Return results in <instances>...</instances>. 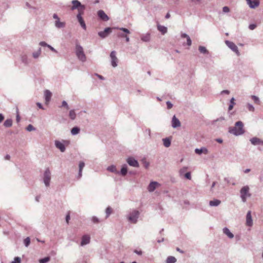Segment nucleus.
<instances>
[{"label":"nucleus","mask_w":263,"mask_h":263,"mask_svg":"<svg viewBox=\"0 0 263 263\" xmlns=\"http://www.w3.org/2000/svg\"><path fill=\"white\" fill-rule=\"evenodd\" d=\"M235 126L230 127L229 132L230 133L234 135L235 136H239L245 133V129H243V124L240 121H237L235 123Z\"/></svg>","instance_id":"nucleus-1"},{"label":"nucleus","mask_w":263,"mask_h":263,"mask_svg":"<svg viewBox=\"0 0 263 263\" xmlns=\"http://www.w3.org/2000/svg\"><path fill=\"white\" fill-rule=\"evenodd\" d=\"M240 197L243 202H246L247 198L251 196V194L249 193V187L248 185L243 186L240 191Z\"/></svg>","instance_id":"nucleus-2"},{"label":"nucleus","mask_w":263,"mask_h":263,"mask_svg":"<svg viewBox=\"0 0 263 263\" xmlns=\"http://www.w3.org/2000/svg\"><path fill=\"white\" fill-rule=\"evenodd\" d=\"M76 53L77 57L80 61L82 62H84L86 61V57L85 56V54H84L82 47H81L80 45H76Z\"/></svg>","instance_id":"nucleus-3"},{"label":"nucleus","mask_w":263,"mask_h":263,"mask_svg":"<svg viewBox=\"0 0 263 263\" xmlns=\"http://www.w3.org/2000/svg\"><path fill=\"white\" fill-rule=\"evenodd\" d=\"M72 6L71 8L72 10L78 9V13L84 12L85 7L84 5H82L79 1L78 0H73L72 1Z\"/></svg>","instance_id":"nucleus-4"},{"label":"nucleus","mask_w":263,"mask_h":263,"mask_svg":"<svg viewBox=\"0 0 263 263\" xmlns=\"http://www.w3.org/2000/svg\"><path fill=\"white\" fill-rule=\"evenodd\" d=\"M139 215V211L135 210L129 214V216L128 217V220L130 222L135 223L137 221Z\"/></svg>","instance_id":"nucleus-5"},{"label":"nucleus","mask_w":263,"mask_h":263,"mask_svg":"<svg viewBox=\"0 0 263 263\" xmlns=\"http://www.w3.org/2000/svg\"><path fill=\"white\" fill-rule=\"evenodd\" d=\"M226 45L234 52H235L237 55H239L240 53L238 49L237 46L232 42L229 41H226Z\"/></svg>","instance_id":"nucleus-6"},{"label":"nucleus","mask_w":263,"mask_h":263,"mask_svg":"<svg viewBox=\"0 0 263 263\" xmlns=\"http://www.w3.org/2000/svg\"><path fill=\"white\" fill-rule=\"evenodd\" d=\"M50 180V172L49 168H47L44 174V182L46 186L49 185Z\"/></svg>","instance_id":"nucleus-7"},{"label":"nucleus","mask_w":263,"mask_h":263,"mask_svg":"<svg viewBox=\"0 0 263 263\" xmlns=\"http://www.w3.org/2000/svg\"><path fill=\"white\" fill-rule=\"evenodd\" d=\"M110 57L111 59V65L115 67L117 66V63L118 62V59L116 57V52L115 51H112L111 52L110 54Z\"/></svg>","instance_id":"nucleus-8"},{"label":"nucleus","mask_w":263,"mask_h":263,"mask_svg":"<svg viewBox=\"0 0 263 263\" xmlns=\"http://www.w3.org/2000/svg\"><path fill=\"white\" fill-rule=\"evenodd\" d=\"M247 4L251 9H255L260 4L259 1L256 0H246Z\"/></svg>","instance_id":"nucleus-9"},{"label":"nucleus","mask_w":263,"mask_h":263,"mask_svg":"<svg viewBox=\"0 0 263 263\" xmlns=\"http://www.w3.org/2000/svg\"><path fill=\"white\" fill-rule=\"evenodd\" d=\"M84 12H83L82 13H78V14L77 15V19L80 24L81 27L84 29H86V26L85 25V22L82 16V15H83Z\"/></svg>","instance_id":"nucleus-10"},{"label":"nucleus","mask_w":263,"mask_h":263,"mask_svg":"<svg viewBox=\"0 0 263 263\" xmlns=\"http://www.w3.org/2000/svg\"><path fill=\"white\" fill-rule=\"evenodd\" d=\"M160 184L156 181L151 182L147 187V190L149 192H153L157 187H159Z\"/></svg>","instance_id":"nucleus-11"},{"label":"nucleus","mask_w":263,"mask_h":263,"mask_svg":"<svg viewBox=\"0 0 263 263\" xmlns=\"http://www.w3.org/2000/svg\"><path fill=\"white\" fill-rule=\"evenodd\" d=\"M113 28L108 27L105 29L103 31H101L98 33L99 35L102 38L106 37L111 32Z\"/></svg>","instance_id":"nucleus-12"},{"label":"nucleus","mask_w":263,"mask_h":263,"mask_svg":"<svg viewBox=\"0 0 263 263\" xmlns=\"http://www.w3.org/2000/svg\"><path fill=\"white\" fill-rule=\"evenodd\" d=\"M252 144L254 145H263V141L257 137H253L250 140Z\"/></svg>","instance_id":"nucleus-13"},{"label":"nucleus","mask_w":263,"mask_h":263,"mask_svg":"<svg viewBox=\"0 0 263 263\" xmlns=\"http://www.w3.org/2000/svg\"><path fill=\"white\" fill-rule=\"evenodd\" d=\"M127 162L130 166H132L134 167H138L139 166V163H138V161L132 157L128 158L127 159Z\"/></svg>","instance_id":"nucleus-14"},{"label":"nucleus","mask_w":263,"mask_h":263,"mask_svg":"<svg viewBox=\"0 0 263 263\" xmlns=\"http://www.w3.org/2000/svg\"><path fill=\"white\" fill-rule=\"evenodd\" d=\"M99 17L104 21H107L109 20V17L103 10H99L98 12Z\"/></svg>","instance_id":"nucleus-15"},{"label":"nucleus","mask_w":263,"mask_h":263,"mask_svg":"<svg viewBox=\"0 0 263 263\" xmlns=\"http://www.w3.org/2000/svg\"><path fill=\"white\" fill-rule=\"evenodd\" d=\"M44 96H45V104L46 105H48L52 96L51 92L48 90H46L44 91Z\"/></svg>","instance_id":"nucleus-16"},{"label":"nucleus","mask_w":263,"mask_h":263,"mask_svg":"<svg viewBox=\"0 0 263 263\" xmlns=\"http://www.w3.org/2000/svg\"><path fill=\"white\" fill-rule=\"evenodd\" d=\"M90 237L88 235H85L82 237L81 245L82 246L88 244L90 242Z\"/></svg>","instance_id":"nucleus-17"},{"label":"nucleus","mask_w":263,"mask_h":263,"mask_svg":"<svg viewBox=\"0 0 263 263\" xmlns=\"http://www.w3.org/2000/svg\"><path fill=\"white\" fill-rule=\"evenodd\" d=\"M246 224L248 226L251 227L253 224V221L251 214V211H248L246 216Z\"/></svg>","instance_id":"nucleus-18"},{"label":"nucleus","mask_w":263,"mask_h":263,"mask_svg":"<svg viewBox=\"0 0 263 263\" xmlns=\"http://www.w3.org/2000/svg\"><path fill=\"white\" fill-rule=\"evenodd\" d=\"M172 126L174 127V128H176V127H179L181 125V123H180V122L179 121V120L175 116H174V117H173V119H172Z\"/></svg>","instance_id":"nucleus-19"},{"label":"nucleus","mask_w":263,"mask_h":263,"mask_svg":"<svg viewBox=\"0 0 263 263\" xmlns=\"http://www.w3.org/2000/svg\"><path fill=\"white\" fill-rule=\"evenodd\" d=\"M55 144L56 147L58 148H59V149H60V151L62 152H64L65 151V146L62 142L58 141H56Z\"/></svg>","instance_id":"nucleus-20"},{"label":"nucleus","mask_w":263,"mask_h":263,"mask_svg":"<svg viewBox=\"0 0 263 263\" xmlns=\"http://www.w3.org/2000/svg\"><path fill=\"white\" fill-rule=\"evenodd\" d=\"M223 232L224 234L227 235L229 238L231 239L234 237V235L230 232L229 229L226 227L223 229Z\"/></svg>","instance_id":"nucleus-21"},{"label":"nucleus","mask_w":263,"mask_h":263,"mask_svg":"<svg viewBox=\"0 0 263 263\" xmlns=\"http://www.w3.org/2000/svg\"><path fill=\"white\" fill-rule=\"evenodd\" d=\"M158 30L162 33V34H164L167 32V28L164 26H162L160 25H158L157 26Z\"/></svg>","instance_id":"nucleus-22"},{"label":"nucleus","mask_w":263,"mask_h":263,"mask_svg":"<svg viewBox=\"0 0 263 263\" xmlns=\"http://www.w3.org/2000/svg\"><path fill=\"white\" fill-rule=\"evenodd\" d=\"M208 149L204 147L201 148L200 149L196 148L195 149V153L198 155H200L202 153L206 154L208 153Z\"/></svg>","instance_id":"nucleus-23"},{"label":"nucleus","mask_w":263,"mask_h":263,"mask_svg":"<svg viewBox=\"0 0 263 263\" xmlns=\"http://www.w3.org/2000/svg\"><path fill=\"white\" fill-rule=\"evenodd\" d=\"M181 37H183V38H186V41H187V45L188 46H191V44H192V41L190 37V36L187 35L185 33H182L181 34Z\"/></svg>","instance_id":"nucleus-24"},{"label":"nucleus","mask_w":263,"mask_h":263,"mask_svg":"<svg viewBox=\"0 0 263 263\" xmlns=\"http://www.w3.org/2000/svg\"><path fill=\"white\" fill-rule=\"evenodd\" d=\"M177 261L176 258L174 256H168L166 260V263H175Z\"/></svg>","instance_id":"nucleus-25"},{"label":"nucleus","mask_w":263,"mask_h":263,"mask_svg":"<svg viewBox=\"0 0 263 263\" xmlns=\"http://www.w3.org/2000/svg\"><path fill=\"white\" fill-rule=\"evenodd\" d=\"M65 23L64 22H61L60 19L56 20L55 26L58 28H63L65 27Z\"/></svg>","instance_id":"nucleus-26"},{"label":"nucleus","mask_w":263,"mask_h":263,"mask_svg":"<svg viewBox=\"0 0 263 263\" xmlns=\"http://www.w3.org/2000/svg\"><path fill=\"white\" fill-rule=\"evenodd\" d=\"M12 124V121L11 119H7L4 123V125L7 127L11 126Z\"/></svg>","instance_id":"nucleus-27"},{"label":"nucleus","mask_w":263,"mask_h":263,"mask_svg":"<svg viewBox=\"0 0 263 263\" xmlns=\"http://www.w3.org/2000/svg\"><path fill=\"white\" fill-rule=\"evenodd\" d=\"M163 145L166 147H168L171 145V140L168 138H165L163 139Z\"/></svg>","instance_id":"nucleus-28"},{"label":"nucleus","mask_w":263,"mask_h":263,"mask_svg":"<svg viewBox=\"0 0 263 263\" xmlns=\"http://www.w3.org/2000/svg\"><path fill=\"white\" fill-rule=\"evenodd\" d=\"M85 166V164L83 162H80L79 163V176L81 177L82 176V172L83 167Z\"/></svg>","instance_id":"nucleus-29"},{"label":"nucleus","mask_w":263,"mask_h":263,"mask_svg":"<svg viewBox=\"0 0 263 263\" xmlns=\"http://www.w3.org/2000/svg\"><path fill=\"white\" fill-rule=\"evenodd\" d=\"M251 98L252 99V100L254 101V103L257 104H260V100H259V99L258 97L256 96H251Z\"/></svg>","instance_id":"nucleus-30"},{"label":"nucleus","mask_w":263,"mask_h":263,"mask_svg":"<svg viewBox=\"0 0 263 263\" xmlns=\"http://www.w3.org/2000/svg\"><path fill=\"white\" fill-rule=\"evenodd\" d=\"M69 117L72 120H74L75 119L76 117V114L75 113V111L74 110H71L70 111H69Z\"/></svg>","instance_id":"nucleus-31"},{"label":"nucleus","mask_w":263,"mask_h":263,"mask_svg":"<svg viewBox=\"0 0 263 263\" xmlns=\"http://www.w3.org/2000/svg\"><path fill=\"white\" fill-rule=\"evenodd\" d=\"M80 132V129L77 127H74L72 128L71 132L73 135L78 134Z\"/></svg>","instance_id":"nucleus-32"},{"label":"nucleus","mask_w":263,"mask_h":263,"mask_svg":"<svg viewBox=\"0 0 263 263\" xmlns=\"http://www.w3.org/2000/svg\"><path fill=\"white\" fill-rule=\"evenodd\" d=\"M127 172V169L126 166L125 165L123 166L121 170V173L123 176H125Z\"/></svg>","instance_id":"nucleus-33"},{"label":"nucleus","mask_w":263,"mask_h":263,"mask_svg":"<svg viewBox=\"0 0 263 263\" xmlns=\"http://www.w3.org/2000/svg\"><path fill=\"white\" fill-rule=\"evenodd\" d=\"M141 40L144 42H148L150 40V34H147L141 37Z\"/></svg>","instance_id":"nucleus-34"},{"label":"nucleus","mask_w":263,"mask_h":263,"mask_svg":"<svg viewBox=\"0 0 263 263\" xmlns=\"http://www.w3.org/2000/svg\"><path fill=\"white\" fill-rule=\"evenodd\" d=\"M50 260L49 257H46L39 260L40 263H46Z\"/></svg>","instance_id":"nucleus-35"},{"label":"nucleus","mask_w":263,"mask_h":263,"mask_svg":"<svg viewBox=\"0 0 263 263\" xmlns=\"http://www.w3.org/2000/svg\"><path fill=\"white\" fill-rule=\"evenodd\" d=\"M199 50L201 53H205L207 52V50H206V48L203 46H199Z\"/></svg>","instance_id":"nucleus-36"},{"label":"nucleus","mask_w":263,"mask_h":263,"mask_svg":"<svg viewBox=\"0 0 263 263\" xmlns=\"http://www.w3.org/2000/svg\"><path fill=\"white\" fill-rule=\"evenodd\" d=\"M112 209L110 207H108L106 209V217H108L109 215L111 213Z\"/></svg>","instance_id":"nucleus-37"},{"label":"nucleus","mask_w":263,"mask_h":263,"mask_svg":"<svg viewBox=\"0 0 263 263\" xmlns=\"http://www.w3.org/2000/svg\"><path fill=\"white\" fill-rule=\"evenodd\" d=\"M107 170L109 171H110L111 172H116V168L114 165H111V166H110L108 167Z\"/></svg>","instance_id":"nucleus-38"},{"label":"nucleus","mask_w":263,"mask_h":263,"mask_svg":"<svg viewBox=\"0 0 263 263\" xmlns=\"http://www.w3.org/2000/svg\"><path fill=\"white\" fill-rule=\"evenodd\" d=\"M21 259L19 257H15L14 258V261H12L11 263H21Z\"/></svg>","instance_id":"nucleus-39"},{"label":"nucleus","mask_w":263,"mask_h":263,"mask_svg":"<svg viewBox=\"0 0 263 263\" xmlns=\"http://www.w3.org/2000/svg\"><path fill=\"white\" fill-rule=\"evenodd\" d=\"M30 243V239L29 237H27L26 239H25L24 243L26 247H28Z\"/></svg>","instance_id":"nucleus-40"},{"label":"nucleus","mask_w":263,"mask_h":263,"mask_svg":"<svg viewBox=\"0 0 263 263\" xmlns=\"http://www.w3.org/2000/svg\"><path fill=\"white\" fill-rule=\"evenodd\" d=\"M116 28L118 29H119L120 30H121V31H123L124 32L126 33L127 34L130 33V31H129V30H128L126 28Z\"/></svg>","instance_id":"nucleus-41"},{"label":"nucleus","mask_w":263,"mask_h":263,"mask_svg":"<svg viewBox=\"0 0 263 263\" xmlns=\"http://www.w3.org/2000/svg\"><path fill=\"white\" fill-rule=\"evenodd\" d=\"M248 108L249 110L251 111H254L255 109L254 106L250 103L248 104Z\"/></svg>","instance_id":"nucleus-42"},{"label":"nucleus","mask_w":263,"mask_h":263,"mask_svg":"<svg viewBox=\"0 0 263 263\" xmlns=\"http://www.w3.org/2000/svg\"><path fill=\"white\" fill-rule=\"evenodd\" d=\"M256 25L255 24H250L249 25V28L250 29V30H254V29L256 28Z\"/></svg>","instance_id":"nucleus-43"},{"label":"nucleus","mask_w":263,"mask_h":263,"mask_svg":"<svg viewBox=\"0 0 263 263\" xmlns=\"http://www.w3.org/2000/svg\"><path fill=\"white\" fill-rule=\"evenodd\" d=\"M187 169V167H183V168L180 169V174L181 175L184 174V173H185V172L186 171Z\"/></svg>","instance_id":"nucleus-44"},{"label":"nucleus","mask_w":263,"mask_h":263,"mask_svg":"<svg viewBox=\"0 0 263 263\" xmlns=\"http://www.w3.org/2000/svg\"><path fill=\"white\" fill-rule=\"evenodd\" d=\"M222 11L224 13H228V12H229L230 11V9H229V8L228 7L224 6L222 8Z\"/></svg>","instance_id":"nucleus-45"},{"label":"nucleus","mask_w":263,"mask_h":263,"mask_svg":"<svg viewBox=\"0 0 263 263\" xmlns=\"http://www.w3.org/2000/svg\"><path fill=\"white\" fill-rule=\"evenodd\" d=\"M27 130H28V131L33 130H34V127L32 125L29 124L27 127Z\"/></svg>","instance_id":"nucleus-46"},{"label":"nucleus","mask_w":263,"mask_h":263,"mask_svg":"<svg viewBox=\"0 0 263 263\" xmlns=\"http://www.w3.org/2000/svg\"><path fill=\"white\" fill-rule=\"evenodd\" d=\"M62 106L65 107L67 109H69L68 105L67 102L65 101H63Z\"/></svg>","instance_id":"nucleus-47"},{"label":"nucleus","mask_w":263,"mask_h":263,"mask_svg":"<svg viewBox=\"0 0 263 263\" xmlns=\"http://www.w3.org/2000/svg\"><path fill=\"white\" fill-rule=\"evenodd\" d=\"M184 176L186 178L191 180V173L190 172H187L184 174Z\"/></svg>","instance_id":"nucleus-48"},{"label":"nucleus","mask_w":263,"mask_h":263,"mask_svg":"<svg viewBox=\"0 0 263 263\" xmlns=\"http://www.w3.org/2000/svg\"><path fill=\"white\" fill-rule=\"evenodd\" d=\"M92 221L95 223H98L99 222V220L98 218L97 217H93L92 218Z\"/></svg>","instance_id":"nucleus-49"},{"label":"nucleus","mask_w":263,"mask_h":263,"mask_svg":"<svg viewBox=\"0 0 263 263\" xmlns=\"http://www.w3.org/2000/svg\"><path fill=\"white\" fill-rule=\"evenodd\" d=\"M231 104V105L234 106V105L235 104L234 98H232L231 99V100L230 101V104Z\"/></svg>","instance_id":"nucleus-50"},{"label":"nucleus","mask_w":263,"mask_h":263,"mask_svg":"<svg viewBox=\"0 0 263 263\" xmlns=\"http://www.w3.org/2000/svg\"><path fill=\"white\" fill-rule=\"evenodd\" d=\"M167 107L168 109H171L173 107V104L169 101L166 102Z\"/></svg>","instance_id":"nucleus-51"},{"label":"nucleus","mask_w":263,"mask_h":263,"mask_svg":"<svg viewBox=\"0 0 263 263\" xmlns=\"http://www.w3.org/2000/svg\"><path fill=\"white\" fill-rule=\"evenodd\" d=\"M221 203L220 200L218 199H215V206H218Z\"/></svg>","instance_id":"nucleus-52"},{"label":"nucleus","mask_w":263,"mask_h":263,"mask_svg":"<svg viewBox=\"0 0 263 263\" xmlns=\"http://www.w3.org/2000/svg\"><path fill=\"white\" fill-rule=\"evenodd\" d=\"M40 54V51H39V52H37L35 53H33V56L34 58H36L39 56Z\"/></svg>","instance_id":"nucleus-53"},{"label":"nucleus","mask_w":263,"mask_h":263,"mask_svg":"<svg viewBox=\"0 0 263 263\" xmlns=\"http://www.w3.org/2000/svg\"><path fill=\"white\" fill-rule=\"evenodd\" d=\"M40 45L41 46H47V47H48V45H47V43H45V42H41L40 43Z\"/></svg>","instance_id":"nucleus-54"},{"label":"nucleus","mask_w":263,"mask_h":263,"mask_svg":"<svg viewBox=\"0 0 263 263\" xmlns=\"http://www.w3.org/2000/svg\"><path fill=\"white\" fill-rule=\"evenodd\" d=\"M223 93H226V94L228 95L230 93V91L228 90H222V91H221V94H223Z\"/></svg>","instance_id":"nucleus-55"},{"label":"nucleus","mask_w":263,"mask_h":263,"mask_svg":"<svg viewBox=\"0 0 263 263\" xmlns=\"http://www.w3.org/2000/svg\"><path fill=\"white\" fill-rule=\"evenodd\" d=\"M69 219H70V215H69V213H68L66 215V221L67 223H68Z\"/></svg>","instance_id":"nucleus-56"},{"label":"nucleus","mask_w":263,"mask_h":263,"mask_svg":"<svg viewBox=\"0 0 263 263\" xmlns=\"http://www.w3.org/2000/svg\"><path fill=\"white\" fill-rule=\"evenodd\" d=\"M125 35H127L123 34V33H118V36L120 37H124L125 38Z\"/></svg>","instance_id":"nucleus-57"},{"label":"nucleus","mask_w":263,"mask_h":263,"mask_svg":"<svg viewBox=\"0 0 263 263\" xmlns=\"http://www.w3.org/2000/svg\"><path fill=\"white\" fill-rule=\"evenodd\" d=\"M48 47L52 51L55 52H57V51L52 47H51L50 45H48Z\"/></svg>","instance_id":"nucleus-58"},{"label":"nucleus","mask_w":263,"mask_h":263,"mask_svg":"<svg viewBox=\"0 0 263 263\" xmlns=\"http://www.w3.org/2000/svg\"><path fill=\"white\" fill-rule=\"evenodd\" d=\"M191 1L195 3H200L202 1V0H191Z\"/></svg>","instance_id":"nucleus-59"},{"label":"nucleus","mask_w":263,"mask_h":263,"mask_svg":"<svg viewBox=\"0 0 263 263\" xmlns=\"http://www.w3.org/2000/svg\"><path fill=\"white\" fill-rule=\"evenodd\" d=\"M215 140L220 143H221L222 142V140L220 138L216 139Z\"/></svg>","instance_id":"nucleus-60"},{"label":"nucleus","mask_w":263,"mask_h":263,"mask_svg":"<svg viewBox=\"0 0 263 263\" xmlns=\"http://www.w3.org/2000/svg\"><path fill=\"white\" fill-rule=\"evenodd\" d=\"M4 117L3 115L1 114H0V123L4 120Z\"/></svg>","instance_id":"nucleus-61"},{"label":"nucleus","mask_w":263,"mask_h":263,"mask_svg":"<svg viewBox=\"0 0 263 263\" xmlns=\"http://www.w3.org/2000/svg\"><path fill=\"white\" fill-rule=\"evenodd\" d=\"M36 105L37 106L41 109H43V107H42V105L41 103H36Z\"/></svg>","instance_id":"nucleus-62"},{"label":"nucleus","mask_w":263,"mask_h":263,"mask_svg":"<svg viewBox=\"0 0 263 263\" xmlns=\"http://www.w3.org/2000/svg\"><path fill=\"white\" fill-rule=\"evenodd\" d=\"M250 171H251V170L250 168H247L243 171V172L246 174V173L250 172Z\"/></svg>","instance_id":"nucleus-63"},{"label":"nucleus","mask_w":263,"mask_h":263,"mask_svg":"<svg viewBox=\"0 0 263 263\" xmlns=\"http://www.w3.org/2000/svg\"><path fill=\"white\" fill-rule=\"evenodd\" d=\"M234 106L231 105V104H229L228 109L229 110H231L233 108Z\"/></svg>","instance_id":"nucleus-64"}]
</instances>
